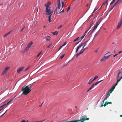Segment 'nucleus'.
Here are the masks:
<instances>
[{
	"instance_id": "13",
	"label": "nucleus",
	"mask_w": 122,
	"mask_h": 122,
	"mask_svg": "<svg viewBox=\"0 0 122 122\" xmlns=\"http://www.w3.org/2000/svg\"><path fill=\"white\" fill-rule=\"evenodd\" d=\"M122 25V23L120 22H119L118 23V26H117V29H118V28H119Z\"/></svg>"
},
{
	"instance_id": "40",
	"label": "nucleus",
	"mask_w": 122,
	"mask_h": 122,
	"mask_svg": "<svg viewBox=\"0 0 122 122\" xmlns=\"http://www.w3.org/2000/svg\"><path fill=\"white\" fill-rule=\"evenodd\" d=\"M73 121H74V120L69 121H66V122H65L64 121H63L62 122H73Z\"/></svg>"
},
{
	"instance_id": "57",
	"label": "nucleus",
	"mask_w": 122,
	"mask_h": 122,
	"mask_svg": "<svg viewBox=\"0 0 122 122\" xmlns=\"http://www.w3.org/2000/svg\"><path fill=\"white\" fill-rule=\"evenodd\" d=\"M117 55H118V54H115V55H114L113 56V57H115L117 56Z\"/></svg>"
},
{
	"instance_id": "36",
	"label": "nucleus",
	"mask_w": 122,
	"mask_h": 122,
	"mask_svg": "<svg viewBox=\"0 0 122 122\" xmlns=\"http://www.w3.org/2000/svg\"><path fill=\"white\" fill-rule=\"evenodd\" d=\"M13 100V99H11V100L8 102L7 103V104H8L9 103H10V102Z\"/></svg>"
},
{
	"instance_id": "14",
	"label": "nucleus",
	"mask_w": 122,
	"mask_h": 122,
	"mask_svg": "<svg viewBox=\"0 0 122 122\" xmlns=\"http://www.w3.org/2000/svg\"><path fill=\"white\" fill-rule=\"evenodd\" d=\"M121 2V0H117V1L116 2V3H115V4L114 5V7H115L116 6L117 4L118 3V4H120Z\"/></svg>"
},
{
	"instance_id": "59",
	"label": "nucleus",
	"mask_w": 122,
	"mask_h": 122,
	"mask_svg": "<svg viewBox=\"0 0 122 122\" xmlns=\"http://www.w3.org/2000/svg\"><path fill=\"white\" fill-rule=\"evenodd\" d=\"M21 122H26V121H25L24 120H22L21 121Z\"/></svg>"
},
{
	"instance_id": "44",
	"label": "nucleus",
	"mask_w": 122,
	"mask_h": 122,
	"mask_svg": "<svg viewBox=\"0 0 122 122\" xmlns=\"http://www.w3.org/2000/svg\"><path fill=\"white\" fill-rule=\"evenodd\" d=\"M118 83V82H117L116 83H115V84L113 86L115 88L116 86L117 85V84Z\"/></svg>"
},
{
	"instance_id": "8",
	"label": "nucleus",
	"mask_w": 122,
	"mask_h": 122,
	"mask_svg": "<svg viewBox=\"0 0 122 122\" xmlns=\"http://www.w3.org/2000/svg\"><path fill=\"white\" fill-rule=\"evenodd\" d=\"M102 80H102L99 81H98L96 82V83H95L94 84H93L92 85V86H91V87L92 88H93V87H94V85H95V86L97 85L100 82H101L102 81Z\"/></svg>"
},
{
	"instance_id": "33",
	"label": "nucleus",
	"mask_w": 122,
	"mask_h": 122,
	"mask_svg": "<svg viewBox=\"0 0 122 122\" xmlns=\"http://www.w3.org/2000/svg\"><path fill=\"white\" fill-rule=\"evenodd\" d=\"M65 54H64L62 55H61V56L60 57V59H62L64 56V55H65Z\"/></svg>"
},
{
	"instance_id": "43",
	"label": "nucleus",
	"mask_w": 122,
	"mask_h": 122,
	"mask_svg": "<svg viewBox=\"0 0 122 122\" xmlns=\"http://www.w3.org/2000/svg\"><path fill=\"white\" fill-rule=\"evenodd\" d=\"M108 97H109L107 96L106 97L104 98V100H106Z\"/></svg>"
},
{
	"instance_id": "15",
	"label": "nucleus",
	"mask_w": 122,
	"mask_h": 122,
	"mask_svg": "<svg viewBox=\"0 0 122 122\" xmlns=\"http://www.w3.org/2000/svg\"><path fill=\"white\" fill-rule=\"evenodd\" d=\"M88 41H85L84 43L81 44L82 45V46H83V45H84V46L83 47V48H84L85 46L86 45L87 43V42Z\"/></svg>"
},
{
	"instance_id": "49",
	"label": "nucleus",
	"mask_w": 122,
	"mask_h": 122,
	"mask_svg": "<svg viewBox=\"0 0 122 122\" xmlns=\"http://www.w3.org/2000/svg\"><path fill=\"white\" fill-rule=\"evenodd\" d=\"M7 111V110H6V111L3 114H2V115H1V116H0V117H2V116H3L4 115V114Z\"/></svg>"
},
{
	"instance_id": "47",
	"label": "nucleus",
	"mask_w": 122,
	"mask_h": 122,
	"mask_svg": "<svg viewBox=\"0 0 122 122\" xmlns=\"http://www.w3.org/2000/svg\"><path fill=\"white\" fill-rule=\"evenodd\" d=\"M94 24V22L93 21H92V22L91 24V25L92 26Z\"/></svg>"
},
{
	"instance_id": "58",
	"label": "nucleus",
	"mask_w": 122,
	"mask_h": 122,
	"mask_svg": "<svg viewBox=\"0 0 122 122\" xmlns=\"http://www.w3.org/2000/svg\"><path fill=\"white\" fill-rule=\"evenodd\" d=\"M43 103H44V102H43L41 104V105H40V106H39V107H41V106H42V104H43Z\"/></svg>"
},
{
	"instance_id": "53",
	"label": "nucleus",
	"mask_w": 122,
	"mask_h": 122,
	"mask_svg": "<svg viewBox=\"0 0 122 122\" xmlns=\"http://www.w3.org/2000/svg\"><path fill=\"white\" fill-rule=\"evenodd\" d=\"M64 9H63L59 13H61L62 12H64Z\"/></svg>"
},
{
	"instance_id": "24",
	"label": "nucleus",
	"mask_w": 122,
	"mask_h": 122,
	"mask_svg": "<svg viewBox=\"0 0 122 122\" xmlns=\"http://www.w3.org/2000/svg\"><path fill=\"white\" fill-rule=\"evenodd\" d=\"M29 48L27 46L24 50V51L26 52L29 50Z\"/></svg>"
},
{
	"instance_id": "7",
	"label": "nucleus",
	"mask_w": 122,
	"mask_h": 122,
	"mask_svg": "<svg viewBox=\"0 0 122 122\" xmlns=\"http://www.w3.org/2000/svg\"><path fill=\"white\" fill-rule=\"evenodd\" d=\"M51 2H48L45 5V6L46 7V8H49V7L51 4Z\"/></svg>"
},
{
	"instance_id": "4",
	"label": "nucleus",
	"mask_w": 122,
	"mask_h": 122,
	"mask_svg": "<svg viewBox=\"0 0 122 122\" xmlns=\"http://www.w3.org/2000/svg\"><path fill=\"white\" fill-rule=\"evenodd\" d=\"M101 20H102L101 19H100L96 23V24L94 27L93 29L92 30V31H94L96 29L97 26H98V25H99V24H100V23L101 22Z\"/></svg>"
},
{
	"instance_id": "46",
	"label": "nucleus",
	"mask_w": 122,
	"mask_h": 122,
	"mask_svg": "<svg viewBox=\"0 0 122 122\" xmlns=\"http://www.w3.org/2000/svg\"><path fill=\"white\" fill-rule=\"evenodd\" d=\"M110 93V92H108V93H107V96H108V97H109V96H110V93Z\"/></svg>"
},
{
	"instance_id": "54",
	"label": "nucleus",
	"mask_w": 122,
	"mask_h": 122,
	"mask_svg": "<svg viewBox=\"0 0 122 122\" xmlns=\"http://www.w3.org/2000/svg\"><path fill=\"white\" fill-rule=\"evenodd\" d=\"M97 9H98L97 8V9L95 8V9H94V11H93V12H94L96 10H97Z\"/></svg>"
},
{
	"instance_id": "6",
	"label": "nucleus",
	"mask_w": 122,
	"mask_h": 122,
	"mask_svg": "<svg viewBox=\"0 0 122 122\" xmlns=\"http://www.w3.org/2000/svg\"><path fill=\"white\" fill-rule=\"evenodd\" d=\"M7 106V103H5L4 105L0 107V111L3 109L5 108Z\"/></svg>"
},
{
	"instance_id": "1",
	"label": "nucleus",
	"mask_w": 122,
	"mask_h": 122,
	"mask_svg": "<svg viewBox=\"0 0 122 122\" xmlns=\"http://www.w3.org/2000/svg\"><path fill=\"white\" fill-rule=\"evenodd\" d=\"M31 90V88L29 87L28 86H26L22 89V91L23 92V94L25 95H26L30 92Z\"/></svg>"
},
{
	"instance_id": "37",
	"label": "nucleus",
	"mask_w": 122,
	"mask_h": 122,
	"mask_svg": "<svg viewBox=\"0 0 122 122\" xmlns=\"http://www.w3.org/2000/svg\"><path fill=\"white\" fill-rule=\"evenodd\" d=\"M42 51H41V52H40L37 55V57H38L39 56H40V55L41 54V52H42Z\"/></svg>"
},
{
	"instance_id": "61",
	"label": "nucleus",
	"mask_w": 122,
	"mask_h": 122,
	"mask_svg": "<svg viewBox=\"0 0 122 122\" xmlns=\"http://www.w3.org/2000/svg\"><path fill=\"white\" fill-rule=\"evenodd\" d=\"M103 103L101 105V106H100V107H103V106H104V105H103Z\"/></svg>"
},
{
	"instance_id": "10",
	"label": "nucleus",
	"mask_w": 122,
	"mask_h": 122,
	"mask_svg": "<svg viewBox=\"0 0 122 122\" xmlns=\"http://www.w3.org/2000/svg\"><path fill=\"white\" fill-rule=\"evenodd\" d=\"M82 45H80L79 46L76 48V53H77V52L79 49L81 47H82Z\"/></svg>"
},
{
	"instance_id": "17",
	"label": "nucleus",
	"mask_w": 122,
	"mask_h": 122,
	"mask_svg": "<svg viewBox=\"0 0 122 122\" xmlns=\"http://www.w3.org/2000/svg\"><path fill=\"white\" fill-rule=\"evenodd\" d=\"M93 81L92 78L88 82V83L87 84H90L91 83H92V82Z\"/></svg>"
},
{
	"instance_id": "9",
	"label": "nucleus",
	"mask_w": 122,
	"mask_h": 122,
	"mask_svg": "<svg viewBox=\"0 0 122 122\" xmlns=\"http://www.w3.org/2000/svg\"><path fill=\"white\" fill-rule=\"evenodd\" d=\"M24 67H21L19 68L17 70V72L18 73H19L20 71H21L24 68Z\"/></svg>"
},
{
	"instance_id": "55",
	"label": "nucleus",
	"mask_w": 122,
	"mask_h": 122,
	"mask_svg": "<svg viewBox=\"0 0 122 122\" xmlns=\"http://www.w3.org/2000/svg\"><path fill=\"white\" fill-rule=\"evenodd\" d=\"M122 52V51H119L118 52V53L119 54H120V53H121Z\"/></svg>"
},
{
	"instance_id": "18",
	"label": "nucleus",
	"mask_w": 122,
	"mask_h": 122,
	"mask_svg": "<svg viewBox=\"0 0 122 122\" xmlns=\"http://www.w3.org/2000/svg\"><path fill=\"white\" fill-rule=\"evenodd\" d=\"M115 88L113 86L111 89L109 90V92H110V93H111L113 91L114 89H115Z\"/></svg>"
},
{
	"instance_id": "5",
	"label": "nucleus",
	"mask_w": 122,
	"mask_h": 122,
	"mask_svg": "<svg viewBox=\"0 0 122 122\" xmlns=\"http://www.w3.org/2000/svg\"><path fill=\"white\" fill-rule=\"evenodd\" d=\"M9 68V67H6L5 68L4 71L2 73L1 75H4L7 72V71L8 70Z\"/></svg>"
},
{
	"instance_id": "3",
	"label": "nucleus",
	"mask_w": 122,
	"mask_h": 122,
	"mask_svg": "<svg viewBox=\"0 0 122 122\" xmlns=\"http://www.w3.org/2000/svg\"><path fill=\"white\" fill-rule=\"evenodd\" d=\"M45 12L46 15H52L53 13V10L52 11L50 8H46Z\"/></svg>"
},
{
	"instance_id": "35",
	"label": "nucleus",
	"mask_w": 122,
	"mask_h": 122,
	"mask_svg": "<svg viewBox=\"0 0 122 122\" xmlns=\"http://www.w3.org/2000/svg\"><path fill=\"white\" fill-rule=\"evenodd\" d=\"M80 54H81L79 52L77 54H76L75 56H76V58H77L78 56H79Z\"/></svg>"
},
{
	"instance_id": "51",
	"label": "nucleus",
	"mask_w": 122,
	"mask_h": 122,
	"mask_svg": "<svg viewBox=\"0 0 122 122\" xmlns=\"http://www.w3.org/2000/svg\"><path fill=\"white\" fill-rule=\"evenodd\" d=\"M29 66L25 70V71H26L27 70H28L29 68Z\"/></svg>"
},
{
	"instance_id": "34",
	"label": "nucleus",
	"mask_w": 122,
	"mask_h": 122,
	"mask_svg": "<svg viewBox=\"0 0 122 122\" xmlns=\"http://www.w3.org/2000/svg\"><path fill=\"white\" fill-rule=\"evenodd\" d=\"M121 71H120L118 73L117 77L118 78L119 77V74H121Z\"/></svg>"
},
{
	"instance_id": "11",
	"label": "nucleus",
	"mask_w": 122,
	"mask_h": 122,
	"mask_svg": "<svg viewBox=\"0 0 122 122\" xmlns=\"http://www.w3.org/2000/svg\"><path fill=\"white\" fill-rule=\"evenodd\" d=\"M67 43L66 42H65L64 44H63L62 46H61L59 47L58 51H59L61 49L63 46H64Z\"/></svg>"
},
{
	"instance_id": "21",
	"label": "nucleus",
	"mask_w": 122,
	"mask_h": 122,
	"mask_svg": "<svg viewBox=\"0 0 122 122\" xmlns=\"http://www.w3.org/2000/svg\"><path fill=\"white\" fill-rule=\"evenodd\" d=\"M111 55L108 56H104L103 57H104V58L105 59V60H106L107 59H108V58H109L110 56Z\"/></svg>"
},
{
	"instance_id": "38",
	"label": "nucleus",
	"mask_w": 122,
	"mask_h": 122,
	"mask_svg": "<svg viewBox=\"0 0 122 122\" xmlns=\"http://www.w3.org/2000/svg\"><path fill=\"white\" fill-rule=\"evenodd\" d=\"M88 30H87L85 32V33L87 34H86V35H87V34L89 33V32H88Z\"/></svg>"
},
{
	"instance_id": "32",
	"label": "nucleus",
	"mask_w": 122,
	"mask_h": 122,
	"mask_svg": "<svg viewBox=\"0 0 122 122\" xmlns=\"http://www.w3.org/2000/svg\"><path fill=\"white\" fill-rule=\"evenodd\" d=\"M70 61H69L67 63H66V64H64L63 65V66H62V67H63L64 66L67 65V64Z\"/></svg>"
},
{
	"instance_id": "64",
	"label": "nucleus",
	"mask_w": 122,
	"mask_h": 122,
	"mask_svg": "<svg viewBox=\"0 0 122 122\" xmlns=\"http://www.w3.org/2000/svg\"><path fill=\"white\" fill-rule=\"evenodd\" d=\"M42 121H35V122H42Z\"/></svg>"
},
{
	"instance_id": "56",
	"label": "nucleus",
	"mask_w": 122,
	"mask_h": 122,
	"mask_svg": "<svg viewBox=\"0 0 122 122\" xmlns=\"http://www.w3.org/2000/svg\"><path fill=\"white\" fill-rule=\"evenodd\" d=\"M92 26H91V25L90 26V27H89V28L88 29V30H89V29L91 28Z\"/></svg>"
},
{
	"instance_id": "25",
	"label": "nucleus",
	"mask_w": 122,
	"mask_h": 122,
	"mask_svg": "<svg viewBox=\"0 0 122 122\" xmlns=\"http://www.w3.org/2000/svg\"><path fill=\"white\" fill-rule=\"evenodd\" d=\"M57 7H56V9L54 11L55 13L56 14H57V12L58 13V11H57Z\"/></svg>"
},
{
	"instance_id": "31",
	"label": "nucleus",
	"mask_w": 122,
	"mask_h": 122,
	"mask_svg": "<svg viewBox=\"0 0 122 122\" xmlns=\"http://www.w3.org/2000/svg\"><path fill=\"white\" fill-rule=\"evenodd\" d=\"M98 77V76H96L94 77V79H93V80L94 81Z\"/></svg>"
},
{
	"instance_id": "48",
	"label": "nucleus",
	"mask_w": 122,
	"mask_h": 122,
	"mask_svg": "<svg viewBox=\"0 0 122 122\" xmlns=\"http://www.w3.org/2000/svg\"><path fill=\"white\" fill-rule=\"evenodd\" d=\"M70 8V7H68L67 10V11L68 12Z\"/></svg>"
},
{
	"instance_id": "26",
	"label": "nucleus",
	"mask_w": 122,
	"mask_h": 122,
	"mask_svg": "<svg viewBox=\"0 0 122 122\" xmlns=\"http://www.w3.org/2000/svg\"><path fill=\"white\" fill-rule=\"evenodd\" d=\"M107 0H106V1H104L102 4V5L101 6V7L100 9L101 8L102 6V5L104 4H106L107 3Z\"/></svg>"
},
{
	"instance_id": "27",
	"label": "nucleus",
	"mask_w": 122,
	"mask_h": 122,
	"mask_svg": "<svg viewBox=\"0 0 122 122\" xmlns=\"http://www.w3.org/2000/svg\"><path fill=\"white\" fill-rule=\"evenodd\" d=\"M109 102H105L104 104V106L105 107L107 105H108V104Z\"/></svg>"
},
{
	"instance_id": "22",
	"label": "nucleus",
	"mask_w": 122,
	"mask_h": 122,
	"mask_svg": "<svg viewBox=\"0 0 122 122\" xmlns=\"http://www.w3.org/2000/svg\"><path fill=\"white\" fill-rule=\"evenodd\" d=\"M52 33L54 35H56L58 34V32L57 31H56L54 32H52Z\"/></svg>"
},
{
	"instance_id": "12",
	"label": "nucleus",
	"mask_w": 122,
	"mask_h": 122,
	"mask_svg": "<svg viewBox=\"0 0 122 122\" xmlns=\"http://www.w3.org/2000/svg\"><path fill=\"white\" fill-rule=\"evenodd\" d=\"M61 0H59L58 3V4L57 5V7L59 9L61 7Z\"/></svg>"
},
{
	"instance_id": "42",
	"label": "nucleus",
	"mask_w": 122,
	"mask_h": 122,
	"mask_svg": "<svg viewBox=\"0 0 122 122\" xmlns=\"http://www.w3.org/2000/svg\"><path fill=\"white\" fill-rule=\"evenodd\" d=\"M92 88L91 87L89 89L87 90V92H89V91L90 90H91Z\"/></svg>"
},
{
	"instance_id": "60",
	"label": "nucleus",
	"mask_w": 122,
	"mask_h": 122,
	"mask_svg": "<svg viewBox=\"0 0 122 122\" xmlns=\"http://www.w3.org/2000/svg\"><path fill=\"white\" fill-rule=\"evenodd\" d=\"M114 7V6H113V7H112L111 9L110 10V11L111 10H112L113 8V7Z\"/></svg>"
},
{
	"instance_id": "20",
	"label": "nucleus",
	"mask_w": 122,
	"mask_h": 122,
	"mask_svg": "<svg viewBox=\"0 0 122 122\" xmlns=\"http://www.w3.org/2000/svg\"><path fill=\"white\" fill-rule=\"evenodd\" d=\"M12 31H10V32H9L6 33V34H5L3 36V37H5L6 36H7V35H8Z\"/></svg>"
},
{
	"instance_id": "45",
	"label": "nucleus",
	"mask_w": 122,
	"mask_h": 122,
	"mask_svg": "<svg viewBox=\"0 0 122 122\" xmlns=\"http://www.w3.org/2000/svg\"><path fill=\"white\" fill-rule=\"evenodd\" d=\"M62 8H63L64 6V3L63 1H62Z\"/></svg>"
},
{
	"instance_id": "29",
	"label": "nucleus",
	"mask_w": 122,
	"mask_h": 122,
	"mask_svg": "<svg viewBox=\"0 0 122 122\" xmlns=\"http://www.w3.org/2000/svg\"><path fill=\"white\" fill-rule=\"evenodd\" d=\"M84 48H83L81 50L80 52H79V53L81 54L82 53L83 51H84V50L83 49Z\"/></svg>"
},
{
	"instance_id": "19",
	"label": "nucleus",
	"mask_w": 122,
	"mask_h": 122,
	"mask_svg": "<svg viewBox=\"0 0 122 122\" xmlns=\"http://www.w3.org/2000/svg\"><path fill=\"white\" fill-rule=\"evenodd\" d=\"M45 38L46 39V40L47 41H48L50 39V37L49 36H47L45 37Z\"/></svg>"
},
{
	"instance_id": "62",
	"label": "nucleus",
	"mask_w": 122,
	"mask_h": 122,
	"mask_svg": "<svg viewBox=\"0 0 122 122\" xmlns=\"http://www.w3.org/2000/svg\"><path fill=\"white\" fill-rule=\"evenodd\" d=\"M88 48V47H86L84 49H83L84 50V51L86 49H87Z\"/></svg>"
},
{
	"instance_id": "30",
	"label": "nucleus",
	"mask_w": 122,
	"mask_h": 122,
	"mask_svg": "<svg viewBox=\"0 0 122 122\" xmlns=\"http://www.w3.org/2000/svg\"><path fill=\"white\" fill-rule=\"evenodd\" d=\"M105 60H106L104 58V57H103L102 59L100 61H101L102 62H103Z\"/></svg>"
},
{
	"instance_id": "41",
	"label": "nucleus",
	"mask_w": 122,
	"mask_h": 122,
	"mask_svg": "<svg viewBox=\"0 0 122 122\" xmlns=\"http://www.w3.org/2000/svg\"><path fill=\"white\" fill-rule=\"evenodd\" d=\"M52 45V43L50 44L49 45L47 46L48 48H49Z\"/></svg>"
},
{
	"instance_id": "16",
	"label": "nucleus",
	"mask_w": 122,
	"mask_h": 122,
	"mask_svg": "<svg viewBox=\"0 0 122 122\" xmlns=\"http://www.w3.org/2000/svg\"><path fill=\"white\" fill-rule=\"evenodd\" d=\"M33 44V43L32 42H31L27 45V47L30 48Z\"/></svg>"
},
{
	"instance_id": "50",
	"label": "nucleus",
	"mask_w": 122,
	"mask_h": 122,
	"mask_svg": "<svg viewBox=\"0 0 122 122\" xmlns=\"http://www.w3.org/2000/svg\"><path fill=\"white\" fill-rule=\"evenodd\" d=\"M121 80V79L120 78L119 79H117V82H118L119 81H120Z\"/></svg>"
},
{
	"instance_id": "63",
	"label": "nucleus",
	"mask_w": 122,
	"mask_h": 122,
	"mask_svg": "<svg viewBox=\"0 0 122 122\" xmlns=\"http://www.w3.org/2000/svg\"><path fill=\"white\" fill-rule=\"evenodd\" d=\"M120 22L122 23V18H121Z\"/></svg>"
},
{
	"instance_id": "28",
	"label": "nucleus",
	"mask_w": 122,
	"mask_h": 122,
	"mask_svg": "<svg viewBox=\"0 0 122 122\" xmlns=\"http://www.w3.org/2000/svg\"><path fill=\"white\" fill-rule=\"evenodd\" d=\"M80 39V37H77L76 38V39H75L74 40V42H75L76 41H77L79 40Z\"/></svg>"
},
{
	"instance_id": "2",
	"label": "nucleus",
	"mask_w": 122,
	"mask_h": 122,
	"mask_svg": "<svg viewBox=\"0 0 122 122\" xmlns=\"http://www.w3.org/2000/svg\"><path fill=\"white\" fill-rule=\"evenodd\" d=\"M87 116H83L81 118H80V120H74L73 122H84L86 120L89 119V118H87Z\"/></svg>"
},
{
	"instance_id": "23",
	"label": "nucleus",
	"mask_w": 122,
	"mask_h": 122,
	"mask_svg": "<svg viewBox=\"0 0 122 122\" xmlns=\"http://www.w3.org/2000/svg\"><path fill=\"white\" fill-rule=\"evenodd\" d=\"M51 15H49L48 16V21L49 22H51Z\"/></svg>"
},
{
	"instance_id": "52",
	"label": "nucleus",
	"mask_w": 122,
	"mask_h": 122,
	"mask_svg": "<svg viewBox=\"0 0 122 122\" xmlns=\"http://www.w3.org/2000/svg\"><path fill=\"white\" fill-rule=\"evenodd\" d=\"M115 0H112V1L111 2L110 4L113 3L115 2Z\"/></svg>"
},
{
	"instance_id": "39",
	"label": "nucleus",
	"mask_w": 122,
	"mask_h": 122,
	"mask_svg": "<svg viewBox=\"0 0 122 122\" xmlns=\"http://www.w3.org/2000/svg\"><path fill=\"white\" fill-rule=\"evenodd\" d=\"M98 34V33H96L94 36V38H95L97 36V35Z\"/></svg>"
}]
</instances>
